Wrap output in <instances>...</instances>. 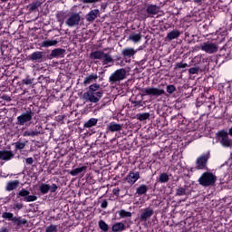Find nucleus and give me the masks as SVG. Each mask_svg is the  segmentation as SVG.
<instances>
[{
  "label": "nucleus",
  "instance_id": "obj_33",
  "mask_svg": "<svg viewBox=\"0 0 232 232\" xmlns=\"http://www.w3.org/2000/svg\"><path fill=\"white\" fill-rule=\"evenodd\" d=\"M57 40H45L44 42H42V46L44 48H48L50 46H55V44H57Z\"/></svg>",
  "mask_w": 232,
  "mask_h": 232
},
{
  "label": "nucleus",
  "instance_id": "obj_50",
  "mask_svg": "<svg viewBox=\"0 0 232 232\" xmlns=\"http://www.w3.org/2000/svg\"><path fill=\"white\" fill-rule=\"evenodd\" d=\"M132 104H133L134 108H140V107L144 106V104L142 103V101H134V102H132Z\"/></svg>",
  "mask_w": 232,
  "mask_h": 232
},
{
  "label": "nucleus",
  "instance_id": "obj_60",
  "mask_svg": "<svg viewBox=\"0 0 232 232\" xmlns=\"http://www.w3.org/2000/svg\"><path fill=\"white\" fill-rule=\"evenodd\" d=\"M8 96H4L3 99H5V101H8Z\"/></svg>",
  "mask_w": 232,
  "mask_h": 232
},
{
  "label": "nucleus",
  "instance_id": "obj_31",
  "mask_svg": "<svg viewBox=\"0 0 232 232\" xmlns=\"http://www.w3.org/2000/svg\"><path fill=\"white\" fill-rule=\"evenodd\" d=\"M204 66H197V65H194V67H191L188 69V72L191 74V75H196L197 73H198V72H204Z\"/></svg>",
  "mask_w": 232,
  "mask_h": 232
},
{
  "label": "nucleus",
  "instance_id": "obj_46",
  "mask_svg": "<svg viewBox=\"0 0 232 232\" xmlns=\"http://www.w3.org/2000/svg\"><path fill=\"white\" fill-rule=\"evenodd\" d=\"M35 200H37V196L35 195H28L25 198V200H24V202H35Z\"/></svg>",
  "mask_w": 232,
  "mask_h": 232
},
{
  "label": "nucleus",
  "instance_id": "obj_6",
  "mask_svg": "<svg viewBox=\"0 0 232 232\" xmlns=\"http://www.w3.org/2000/svg\"><path fill=\"white\" fill-rule=\"evenodd\" d=\"M216 137L218 139L223 148H231V139H229V136L227 134V131H226V130H218L216 133Z\"/></svg>",
  "mask_w": 232,
  "mask_h": 232
},
{
  "label": "nucleus",
  "instance_id": "obj_4",
  "mask_svg": "<svg viewBox=\"0 0 232 232\" xmlns=\"http://www.w3.org/2000/svg\"><path fill=\"white\" fill-rule=\"evenodd\" d=\"M35 115V112L32 111V109L26 110L24 112H22L21 115H19L16 118V124L18 126H24L27 122H30L32 119H34V116Z\"/></svg>",
  "mask_w": 232,
  "mask_h": 232
},
{
  "label": "nucleus",
  "instance_id": "obj_12",
  "mask_svg": "<svg viewBox=\"0 0 232 232\" xmlns=\"http://www.w3.org/2000/svg\"><path fill=\"white\" fill-rule=\"evenodd\" d=\"M194 66H203V70H206L208 66V60L204 58V55L198 54L192 59Z\"/></svg>",
  "mask_w": 232,
  "mask_h": 232
},
{
  "label": "nucleus",
  "instance_id": "obj_37",
  "mask_svg": "<svg viewBox=\"0 0 232 232\" xmlns=\"http://www.w3.org/2000/svg\"><path fill=\"white\" fill-rule=\"evenodd\" d=\"M37 135H41V131H39V130H25L24 132V137H37Z\"/></svg>",
  "mask_w": 232,
  "mask_h": 232
},
{
  "label": "nucleus",
  "instance_id": "obj_14",
  "mask_svg": "<svg viewBox=\"0 0 232 232\" xmlns=\"http://www.w3.org/2000/svg\"><path fill=\"white\" fill-rule=\"evenodd\" d=\"M68 17H70V14L64 11H60L56 14V19L60 24V26H63V24H64V21H66Z\"/></svg>",
  "mask_w": 232,
  "mask_h": 232
},
{
  "label": "nucleus",
  "instance_id": "obj_35",
  "mask_svg": "<svg viewBox=\"0 0 232 232\" xmlns=\"http://www.w3.org/2000/svg\"><path fill=\"white\" fill-rule=\"evenodd\" d=\"M102 61L103 64H110V63H113V58H111L110 53H103Z\"/></svg>",
  "mask_w": 232,
  "mask_h": 232
},
{
  "label": "nucleus",
  "instance_id": "obj_42",
  "mask_svg": "<svg viewBox=\"0 0 232 232\" xmlns=\"http://www.w3.org/2000/svg\"><path fill=\"white\" fill-rule=\"evenodd\" d=\"M98 226H99L100 229L103 232H106V231H108V229H110L108 227V224H106L104 222V220H102V219L99 221Z\"/></svg>",
  "mask_w": 232,
  "mask_h": 232
},
{
  "label": "nucleus",
  "instance_id": "obj_56",
  "mask_svg": "<svg viewBox=\"0 0 232 232\" xmlns=\"http://www.w3.org/2000/svg\"><path fill=\"white\" fill-rule=\"evenodd\" d=\"M120 192H121V190L119 188H114L112 191L113 195H115L116 197H119Z\"/></svg>",
  "mask_w": 232,
  "mask_h": 232
},
{
  "label": "nucleus",
  "instance_id": "obj_53",
  "mask_svg": "<svg viewBox=\"0 0 232 232\" xmlns=\"http://www.w3.org/2000/svg\"><path fill=\"white\" fill-rule=\"evenodd\" d=\"M101 208H102V209H106V208H108V200L107 199H103L102 201Z\"/></svg>",
  "mask_w": 232,
  "mask_h": 232
},
{
  "label": "nucleus",
  "instance_id": "obj_8",
  "mask_svg": "<svg viewBox=\"0 0 232 232\" xmlns=\"http://www.w3.org/2000/svg\"><path fill=\"white\" fill-rule=\"evenodd\" d=\"M79 23H81V14L77 13H69L65 24L70 28H72V26H77Z\"/></svg>",
  "mask_w": 232,
  "mask_h": 232
},
{
  "label": "nucleus",
  "instance_id": "obj_59",
  "mask_svg": "<svg viewBox=\"0 0 232 232\" xmlns=\"http://www.w3.org/2000/svg\"><path fill=\"white\" fill-rule=\"evenodd\" d=\"M180 2H182L183 5H186V3H189V1L191 0H179Z\"/></svg>",
  "mask_w": 232,
  "mask_h": 232
},
{
  "label": "nucleus",
  "instance_id": "obj_30",
  "mask_svg": "<svg viewBox=\"0 0 232 232\" xmlns=\"http://www.w3.org/2000/svg\"><path fill=\"white\" fill-rule=\"evenodd\" d=\"M137 195L139 197H142V195H146L148 193V187L145 184L140 185L137 189H136Z\"/></svg>",
  "mask_w": 232,
  "mask_h": 232
},
{
  "label": "nucleus",
  "instance_id": "obj_44",
  "mask_svg": "<svg viewBox=\"0 0 232 232\" xmlns=\"http://www.w3.org/2000/svg\"><path fill=\"white\" fill-rule=\"evenodd\" d=\"M25 146H26V143L24 142L18 141L14 143L15 150H24Z\"/></svg>",
  "mask_w": 232,
  "mask_h": 232
},
{
  "label": "nucleus",
  "instance_id": "obj_22",
  "mask_svg": "<svg viewBox=\"0 0 232 232\" xmlns=\"http://www.w3.org/2000/svg\"><path fill=\"white\" fill-rule=\"evenodd\" d=\"M97 15H99L98 9L91 10L86 15V19L89 23H92V21H95V19H97Z\"/></svg>",
  "mask_w": 232,
  "mask_h": 232
},
{
  "label": "nucleus",
  "instance_id": "obj_54",
  "mask_svg": "<svg viewBox=\"0 0 232 232\" xmlns=\"http://www.w3.org/2000/svg\"><path fill=\"white\" fill-rule=\"evenodd\" d=\"M26 164H29V166H32L34 164V158L30 157L25 160Z\"/></svg>",
  "mask_w": 232,
  "mask_h": 232
},
{
  "label": "nucleus",
  "instance_id": "obj_25",
  "mask_svg": "<svg viewBox=\"0 0 232 232\" xmlns=\"http://www.w3.org/2000/svg\"><path fill=\"white\" fill-rule=\"evenodd\" d=\"M88 167L82 166L76 168L74 169H72L69 173L72 175V177H77V175H81V173H83L87 169Z\"/></svg>",
  "mask_w": 232,
  "mask_h": 232
},
{
  "label": "nucleus",
  "instance_id": "obj_5",
  "mask_svg": "<svg viewBox=\"0 0 232 232\" xmlns=\"http://www.w3.org/2000/svg\"><path fill=\"white\" fill-rule=\"evenodd\" d=\"M124 79H126V69L121 68L116 70L111 74L109 77V82H111V84H117V82H120V81H124Z\"/></svg>",
  "mask_w": 232,
  "mask_h": 232
},
{
  "label": "nucleus",
  "instance_id": "obj_45",
  "mask_svg": "<svg viewBox=\"0 0 232 232\" xmlns=\"http://www.w3.org/2000/svg\"><path fill=\"white\" fill-rule=\"evenodd\" d=\"M176 195H177L178 197H182V196L186 195V188H177V189H176Z\"/></svg>",
  "mask_w": 232,
  "mask_h": 232
},
{
  "label": "nucleus",
  "instance_id": "obj_28",
  "mask_svg": "<svg viewBox=\"0 0 232 232\" xmlns=\"http://www.w3.org/2000/svg\"><path fill=\"white\" fill-rule=\"evenodd\" d=\"M39 6H41V3L39 1H35L27 5V10H29V12H37Z\"/></svg>",
  "mask_w": 232,
  "mask_h": 232
},
{
  "label": "nucleus",
  "instance_id": "obj_24",
  "mask_svg": "<svg viewBox=\"0 0 232 232\" xmlns=\"http://www.w3.org/2000/svg\"><path fill=\"white\" fill-rule=\"evenodd\" d=\"M64 53H66V50H64L63 48H57V49L53 50L50 55L52 58L63 57V55H64Z\"/></svg>",
  "mask_w": 232,
  "mask_h": 232
},
{
  "label": "nucleus",
  "instance_id": "obj_19",
  "mask_svg": "<svg viewBox=\"0 0 232 232\" xmlns=\"http://www.w3.org/2000/svg\"><path fill=\"white\" fill-rule=\"evenodd\" d=\"M97 79H99V76L96 73H92L84 78L83 84L87 86V84H92V82H97Z\"/></svg>",
  "mask_w": 232,
  "mask_h": 232
},
{
  "label": "nucleus",
  "instance_id": "obj_48",
  "mask_svg": "<svg viewBox=\"0 0 232 232\" xmlns=\"http://www.w3.org/2000/svg\"><path fill=\"white\" fill-rule=\"evenodd\" d=\"M57 189H59V187L55 183H53L52 186H49V191L51 193H55V191H57Z\"/></svg>",
  "mask_w": 232,
  "mask_h": 232
},
{
  "label": "nucleus",
  "instance_id": "obj_32",
  "mask_svg": "<svg viewBox=\"0 0 232 232\" xmlns=\"http://www.w3.org/2000/svg\"><path fill=\"white\" fill-rule=\"evenodd\" d=\"M117 214H119V219L131 218V212L126 211L125 209H121L117 211Z\"/></svg>",
  "mask_w": 232,
  "mask_h": 232
},
{
  "label": "nucleus",
  "instance_id": "obj_17",
  "mask_svg": "<svg viewBox=\"0 0 232 232\" xmlns=\"http://www.w3.org/2000/svg\"><path fill=\"white\" fill-rule=\"evenodd\" d=\"M19 179L7 182L5 186V191H14V189H17V188H19Z\"/></svg>",
  "mask_w": 232,
  "mask_h": 232
},
{
  "label": "nucleus",
  "instance_id": "obj_49",
  "mask_svg": "<svg viewBox=\"0 0 232 232\" xmlns=\"http://www.w3.org/2000/svg\"><path fill=\"white\" fill-rule=\"evenodd\" d=\"M34 81L30 78H25L24 80H22V84H25L26 86L33 84Z\"/></svg>",
  "mask_w": 232,
  "mask_h": 232
},
{
  "label": "nucleus",
  "instance_id": "obj_34",
  "mask_svg": "<svg viewBox=\"0 0 232 232\" xmlns=\"http://www.w3.org/2000/svg\"><path fill=\"white\" fill-rule=\"evenodd\" d=\"M159 182H160V184H166L167 182H169V176L168 173L163 172L160 174Z\"/></svg>",
  "mask_w": 232,
  "mask_h": 232
},
{
  "label": "nucleus",
  "instance_id": "obj_20",
  "mask_svg": "<svg viewBox=\"0 0 232 232\" xmlns=\"http://www.w3.org/2000/svg\"><path fill=\"white\" fill-rule=\"evenodd\" d=\"M121 130H122V125L116 123L115 121H111L108 125V130L111 131L112 133L115 131H121Z\"/></svg>",
  "mask_w": 232,
  "mask_h": 232
},
{
  "label": "nucleus",
  "instance_id": "obj_61",
  "mask_svg": "<svg viewBox=\"0 0 232 232\" xmlns=\"http://www.w3.org/2000/svg\"><path fill=\"white\" fill-rule=\"evenodd\" d=\"M102 8H104V5H102Z\"/></svg>",
  "mask_w": 232,
  "mask_h": 232
},
{
  "label": "nucleus",
  "instance_id": "obj_51",
  "mask_svg": "<svg viewBox=\"0 0 232 232\" xmlns=\"http://www.w3.org/2000/svg\"><path fill=\"white\" fill-rule=\"evenodd\" d=\"M175 66L176 68H179V69L188 68V63L180 62V63H177Z\"/></svg>",
  "mask_w": 232,
  "mask_h": 232
},
{
  "label": "nucleus",
  "instance_id": "obj_62",
  "mask_svg": "<svg viewBox=\"0 0 232 232\" xmlns=\"http://www.w3.org/2000/svg\"><path fill=\"white\" fill-rule=\"evenodd\" d=\"M102 8H104V5H102Z\"/></svg>",
  "mask_w": 232,
  "mask_h": 232
},
{
  "label": "nucleus",
  "instance_id": "obj_55",
  "mask_svg": "<svg viewBox=\"0 0 232 232\" xmlns=\"http://www.w3.org/2000/svg\"><path fill=\"white\" fill-rule=\"evenodd\" d=\"M99 1H101V0H82V2L85 4L97 3Z\"/></svg>",
  "mask_w": 232,
  "mask_h": 232
},
{
  "label": "nucleus",
  "instance_id": "obj_16",
  "mask_svg": "<svg viewBox=\"0 0 232 232\" xmlns=\"http://www.w3.org/2000/svg\"><path fill=\"white\" fill-rule=\"evenodd\" d=\"M14 152L12 150H0V160H12Z\"/></svg>",
  "mask_w": 232,
  "mask_h": 232
},
{
  "label": "nucleus",
  "instance_id": "obj_40",
  "mask_svg": "<svg viewBox=\"0 0 232 232\" xmlns=\"http://www.w3.org/2000/svg\"><path fill=\"white\" fill-rule=\"evenodd\" d=\"M137 119L140 120V121H148L150 119V113L149 112H142L137 114Z\"/></svg>",
  "mask_w": 232,
  "mask_h": 232
},
{
  "label": "nucleus",
  "instance_id": "obj_11",
  "mask_svg": "<svg viewBox=\"0 0 232 232\" xmlns=\"http://www.w3.org/2000/svg\"><path fill=\"white\" fill-rule=\"evenodd\" d=\"M29 60L32 61V63H44L46 56H44V53L36 51L29 55Z\"/></svg>",
  "mask_w": 232,
  "mask_h": 232
},
{
  "label": "nucleus",
  "instance_id": "obj_41",
  "mask_svg": "<svg viewBox=\"0 0 232 232\" xmlns=\"http://www.w3.org/2000/svg\"><path fill=\"white\" fill-rule=\"evenodd\" d=\"M30 195V191L26 190L25 188H22L18 193H17V198L19 197H24V200Z\"/></svg>",
  "mask_w": 232,
  "mask_h": 232
},
{
  "label": "nucleus",
  "instance_id": "obj_58",
  "mask_svg": "<svg viewBox=\"0 0 232 232\" xmlns=\"http://www.w3.org/2000/svg\"><path fill=\"white\" fill-rule=\"evenodd\" d=\"M196 5H202V0H193Z\"/></svg>",
  "mask_w": 232,
  "mask_h": 232
},
{
  "label": "nucleus",
  "instance_id": "obj_47",
  "mask_svg": "<svg viewBox=\"0 0 232 232\" xmlns=\"http://www.w3.org/2000/svg\"><path fill=\"white\" fill-rule=\"evenodd\" d=\"M45 232H57V225H51L46 227Z\"/></svg>",
  "mask_w": 232,
  "mask_h": 232
},
{
  "label": "nucleus",
  "instance_id": "obj_2",
  "mask_svg": "<svg viewBox=\"0 0 232 232\" xmlns=\"http://www.w3.org/2000/svg\"><path fill=\"white\" fill-rule=\"evenodd\" d=\"M198 182L203 188H209V186H215L217 184V176L213 172L206 171L201 174Z\"/></svg>",
  "mask_w": 232,
  "mask_h": 232
},
{
  "label": "nucleus",
  "instance_id": "obj_18",
  "mask_svg": "<svg viewBox=\"0 0 232 232\" xmlns=\"http://www.w3.org/2000/svg\"><path fill=\"white\" fill-rule=\"evenodd\" d=\"M160 10V7L155 5H149L147 6L146 12L149 15H157Z\"/></svg>",
  "mask_w": 232,
  "mask_h": 232
},
{
  "label": "nucleus",
  "instance_id": "obj_13",
  "mask_svg": "<svg viewBox=\"0 0 232 232\" xmlns=\"http://www.w3.org/2000/svg\"><path fill=\"white\" fill-rule=\"evenodd\" d=\"M153 213L154 211L152 210V208H144L140 216V220L141 222H148V220H150V218L153 217Z\"/></svg>",
  "mask_w": 232,
  "mask_h": 232
},
{
  "label": "nucleus",
  "instance_id": "obj_10",
  "mask_svg": "<svg viewBox=\"0 0 232 232\" xmlns=\"http://www.w3.org/2000/svg\"><path fill=\"white\" fill-rule=\"evenodd\" d=\"M200 48L202 52H206V53H217L218 52V45L209 42L203 43Z\"/></svg>",
  "mask_w": 232,
  "mask_h": 232
},
{
  "label": "nucleus",
  "instance_id": "obj_39",
  "mask_svg": "<svg viewBox=\"0 0 232 232\" xmlns=\"http://www.w3.org/2000/svg\"><path fill=\"white\" fill-rule=\"evenodd\" d=\"M129 39L133 43H139L142 39V36L140 34H132L129 36Z\"/></svg>",
  "mask_w": 232,
  "mask_h": 232
},
{
  "label": "nucleus",
  "instance_id": "obj_36",
  "mask_svg": "<svg viewBox=\"0 0 232 232\" xmlns=\"http://www.w3.org/2000/svg\"><path fill=\"white\" fill-rule=\"evenodd\" d=\"M39 191L42 193V195H46V193H48V191H50V185H48L46 183H42L39 186Z\"/></svg>",
  "mask_w": 232,
  "mask_h": 232
},
{
  "label": "nucleus",
  "instance_id": "obj_23",
  "mask_svg": "<svg viewBox=\"0 0 232 232\" xmlns=\"http://www.w3.org/2000/svg\"><path fill=\"white\" fill-rule=\"evenodd\" d=\"M104 55V53L103 51H93L90 54V58L92 59V60H99V61H102V57Z\"/></svg>",
  "mask_w": 232,
  "mask_h": 232
},
{
  "label": "nucleus",
  "instance_id": "obj_21",
  "mask_svg": "<svg viewBox=\"0 0 232 232\" xmlns=\"http://www.w3.org/2000/svg\"><path fill=\"white\" fill-rule=\"evenodd\" d=\"M112 232H122L126 231V225L122 222H118L112 225L111 227Z\"/></svg>",
  "mask_w": 232,
  "mask_h": 232
},
{
  "label": "nucleus",
  "instance_id": "obj_26",
  "mask_svg": "<svg viewBox=\"0 0 232 232\" xmlns=\"http://www.w3.org/2000/svg\"><path fill=\"white\" fill-rule=\"evenodd\" d=\"M12 222H13L14 226L20 227V226H24V224H26L28 222V220H26L25 218H23L14 217Z\"/></svg>",
  "mask_w": 232,
  "mask_h": 232
},
{
  "label": "nucleus",
  "instance_id": "obj_43",
  "mask_svg": "<svg viewBox=\"0 0 232 232\" xmlns=\"http://www.w3.org/2000/svg\"><path fill=\"white\" fill-rule=\"evenodd\" d=\"M175 92H177V87H175V85L170 84L167 86V93L171 95V93H175Z\"/></svg>",
  "mask_w": 232,
  "mask_h": 232
},
{
  "label": "nucleus",
  "instance_id": "obj_38",
  "mask_svg": "<svg viewBox=\"0 0 232 232\" xmlns=\"http://www.w3.org/2000/svg\"><path fill=\"white\" fill-rule=\"evenodd\" d=\"M14 218V213L11 212H4L2 214V218H5V220H8L9 222H13Z\"/></svg>",
  "mask_w": 232,
  "mask_h": 232
},
{
  "label": "nucleus",
  "instance_id": "obj_9",
  "mask_svg": "<svg viewBox=\"0 0 232 232\" xmlns=\"http://www.w3.org/2000/svg\"><path fill=\"white\" fill-rule=\"evenodd\" d=\"M137 53V50L133 47H126L121 50V56L125 63H130L131 57H134Z\"/></svg>",
  "mask_w": 232,
  "mask_h": 232
},
{
  "label": "nucleus",
  "instance_id": "obj_3",
  "mask_svg": "<svg viewBox=\"0 0 232 232\" xmlns=\"http://www.w3.org/2000/svg\"><path fill=\"white\" fill-rule=\"evenodd\" d=\"M209 151L200 155L196 160V168H191L190 171H197V169H208V160H209Z\"/></svg>",
  "mask_w": 232,
  "mask_h": 232
},
{
  "label": "nucleus",
  "instance_id": "obj_57",
  "mask_svg": "<svg viewBox=\"0 0 232 232\" xmlns=\"http://www.w3.org/2000/svg\"><path fill=\"white\" fill-rule=\"evenodd\" d=\"M0 232H8V228L3 227L2 228H0Z\"/></svg>",
  "mask_w": 232,
  "mask_h": 232
},
{
  "label": "nucleus",
  "instance_id": "obj_15",
  "mask_svg": "<svg viewBox=\"0 0 232 232\" xmlns=\"http://www.w3.org/2000/svg\"><path fill=\"white\" fill-rule=\"evenodd\" d=\"M139 179H140V174L133 171H130L126 177V180L129 184H135Z\"/></svg>",
  "mask_w": 232,
  "mask_h": 232
},
{
  "label": "nucleus",
  "instance_id": "obj_52",
  "mask_svg": "<svg viewBox=\"0 0 232 232\" xmlns=\"http://www.w3.org/2000/svg\"><path fill=\"white\" fill-rule=\"evenodd\" d=\"M13 209H23V203H14L13 204Z\"/></svg>",
  "mask_w": 232,
  "mask_h": 232
},
{
  "label": "nucleus",
  "instance_id": "obj_27",
  "mask_svg": "<svg viewBox=\"0 0 232 232\" xmlns=\"http://www.w3.org/2000/svg\"><path fill=\"white\" fill-rule=\"evenodd\" d=\"M179 37H180V31L179 30H173L167 34V39H169V41L179 39Z\"/></svg>",
  "mask_w": 232,
  "mask_h": 232
},
{
  "label": "nucleus",
  "instance_id": "obj_63",
  "mask_svg": "<svg viewBox=\"0 0 232 232\" xmlns=\"http://www.w3.org/2000/svg\"><path fill=\"white\" fill-rule=\"evenodd\" d=\"M4 53H5V52L2 51V54H4Z\"/></svg>",
  "mask_w": 232,
  "mask_h": 232
},
{
  "label": "nucleus",
  "instance_id": "obj_7",
  "mask_svg": "<svg viewBox=\"0 0 232 232\" xmlns=\"http://www.w3.org/2000/svg\"><path fill=\"white\" fill-rule=\"evenodd\" d=\"M144 95H148L149 97H154L157 99L158 97H161V95H166V91L164 89H160L157 87H147L143 89Z\"/></svg>",
  "mask_w": 232,
  "mask_h": 232
},
{
  "label": "nucleus",
  "instance_id": "obj_29",
  "mask_svg": "<svg viewBox=\"0 0 232 232\" xmlns=\"http://www.w3.org/2000/svg\"><path fill=\"white\" fill-rule=\"evenodd\" d=\"M97 122L99 120L96 118H91L83 124V128H93V126H97Z\"/></svg>",
  "mask_w": 232,
  "mask_h": 232
},
{
  "label": "nucleus",
  "instance_id": "obj_1",
  "mask_svg": "<svg viewBox=\"0 0 232 232\" xmlns=\"http://www.w3.org/2000/svg\"><path fill=\"white\" fill-rule=\"evenodd\" d=\"M101 85L99 83H93L89 86V90L83 93V99L87 102H92L96 104L102 99V95L104 94L103 91H99Z\"/></svg>",
  "mask_w": 232,
  "mask_h": 232
}]
</instances>
